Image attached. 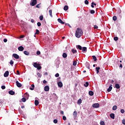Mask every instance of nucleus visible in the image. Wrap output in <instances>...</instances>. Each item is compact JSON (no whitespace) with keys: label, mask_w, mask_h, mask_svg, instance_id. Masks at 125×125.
I'll list each match as a JSON object with an SVG mask.
<instances>
[{"label":"nucleus","mask_w":125,"mask_h":125,"mask_svg":"<svg viewBox=\"0 0 125 125\" xmlns=\"http://www.w3.org/2000/svg\"><path fill=\"white\" fill-rule=\"evenodd\" d=\"M83 30L81 28H78L75 33V36L76 38H81L82 36H83Z\"/></svg>","instance_id":"f257e3e1"},{"label":"nucleus","mask_w":125,"mask_h":125,"mask_svg":"<svg viewBox=\"0 0 125 125\" xmlns=\"http://www.w3.org/2000/svg\"><path fill=\"white\" fill-rule=\"evenodd\" d=\"M34 67L37 68L38 70H41L42 69V66H41V64L38 63L37 62H34L33 64Z\"/></svg>","instance_id":"f03ea898"},{"label":"nucleus","mask_w":125,"mask_h":125,"mask_svg":"<svg viewBox=\"0 0 125 125\" xmlns=\"http://www.w3.org/2000/svg\"><path fill=\"white\" fill-rule=\"evenodd\" d=\"M37 4V0H31V2H30V5L32 6H35Z\"/></svg>","instance_id":"7ed1b4c3"},{"label":"nucleus","mask_w":125,"mask_h":125,"mask_svg":"<svg viewBox=\"0 0 125 125\" xmlns=\"http://www.w3.org/2000/svg\"><path fill=\"white\" fill-rule=\"evenodd\" d=\"M92 107L93 108H99V107H100V105L98 103H95L92 104Z\"/></svg>","instance_id":"20e7f679"},{"label":"nucleus","mask_w":125,"mask_h":125,"mask_svg":"<svg viewBox=\"0 0 125 125\" xmlns=\"http://www.w3.org/2000/svg\"><path fill=\"white\" fill-rule=\"evenodd\" d=\"M16 83L18 87H21V86H22V84H21V83H19L18 81H16Z\"/></svg>","instance_id":"39448f33"},{"label":"nucleus","mask_w":125,"mask_h":125,"mask_svg":"<svg viewBox=\"0 0 125 125\" xmlns=\"http://www.w3.org/2000/svg\"><path fill=\"white\" fill-rule=\"evenodd\" d=\"M12 56L15 58V59H19V55H17V54H13Z\"/></svg>","instance_id":"423d86ee"},{"label":"nucleus","mask_w":125,"mask_h":125,"mask_svg":"<svg viewBox=\"0 0 125 125\" xmlns=\"http://www.w3.org/2000/svg\"><path fill=\"white\" fill-rule=\"evenodd\" d=\"M29 94H28V93H25L24 95H23V97L26 99H29Z\"/></svg>","instance_id":"0eeeda50"},{"label":"nucleus","mask_w":125,"mask_h":125,"mask_svg":"<svg viewBox=\"0 0 125 125\" xmlns=\"http://www.w3.org/2000/svg\"><path fill=\"white\" fill-rule=\"evenodd\" d=\"M18 49L19 51H23V50H24V47L20 46L18 48Z\"/></svg>","instance_id":"6e6552de"},{"label":"nucleus","mask_w":125,"mask_h":125,"mask_svg":"<svg viewBox=\"0 0 125 125\" xmlns=\"http://www.w3.org/2000/svg\"><path fill=\"white\" fill-rule=\"evenodd\" d=\"M73 116H74V118L76 119V118H77V116H78V112H77V111H74L73 112Z\"/></svg>","instance_id":"1a4fd4ad"},{"label":"nucleus","mask_w":125,"mask_h":125,"mask_svg":"<svg viewBox=\"0 0 125 125\" xmlns=\"http://www.w3.org/2000/svg\"><path fill=\"white\" fill-rule=\"evenodd\" d=\"M81 50H82L83 52V53L86 52V51H87V48H86V47H83Z\"/></svg>","instance_id":"9d476101"},{"label":"nucleus","mask_w":125,"mask_h":125,"mask_svg":"<svg viewBox=\"0 0 125 125\" xmlns=\"http://www.w3.org/2000/svg\"><path fill=\"white\" fill-rule=\"evenodd\" d=\"M58 85L59 87H62L63 86V83H62V82H59L58 83Z\"/></svg>","instance_id":"9b49d317"},{"label":"nucleus","mask_w":125,"mask_h":125,"mask_svg":"<svg viewBox=\"0 0 125 125\" xmlns=\"http://www.w3.org/2000/svg\"><path fill=\"white\" fill-rule=\"evenodd\" d=\"M113 85L110 84L109 88L107 89V91L108 92H110V91H111V90H112V88H113Z\"/></svg>","instance_id":"f8f14e48"},{"label":"nucleus","mask_w":125,"mask_h":125,"mask_svg":"<svg viewBox=\"0 0 125 125\" xmlns=\"http://www.w3.org/2000/svg\"><path fill=\"white\" fill-rule=\"evenodd\" d=\"M9 72H8V71H6L4 74V77H5V78H7V77L8 76H9Z\"/></svg>","instance_id":"ddd939ff"},{"label":"nucleus","mask_w":125,"mask_h":125,"mask_svg":"<svg viewBox=\"0 0 125 125\" xmlns=\"http://www.w3.org/2000/svg\"><path fill=\"white\" fill-rule=\"evenodd\" d=\"M45 91H49V86L48 85L45 86L44 87Z\"/></svg>","instance_id":"4468645a"},{"label":"nucleus","mask_w":125,"mask_h":125,"mask_svg":"<svg viewBox=\"0 0 125 125\" xmlns=\"http://www.w3.org/2000/svg\"><path fill=\"white\" fill-rule=\"evenodd\" d=\"M58 21L59 23H61V24H65V22H63V21H62V20H61V19H58Z\"/></svg>","instance_id":"2eb2a0df"},{"label":"nucleus","mask_w":125,"mask_h":125,"mask_svg":"<svg viewBox=\"0 0 125 125\" xmlns=\"http://www.w3.org/2000/svg\"><path fill=\"white\" fill-rule=\"evenodd\" d=\"M76 48L77 49H79V50H82L83 47H82V46L80 45H76Z\"/></svg>","instance_id":"dca6fc26"},{"label":"nucleus","mask_w":125,"mask_h":125,"mask_svg":"<svg viewBox=\"0 0 125 125\" xmlns=\"http://www.w3.org/2000/svg\"><path fill=\"white\" fill-rule=\"evenodd\" d=\"M110 118H111V119H113V120H114L115 119V114L114 113H111L110 115Z\"/></svg>","instance_id":"f3484780"},{"label":"nucleus","mask_w":125,"mask_h":125,"mask_svg":"<svg viewBox=\"0 0 125 125\" xmlns=\"http://www.w3.org/2000/svg\"><path fill=\"white\" fill-rule=\"evenodd\" d=\"M9 94L11 95H14V94H15V92L12 90H11L9 91Z\"/></svg>","instance_id":"a211bd4d"},{"label":"nucleus","mask_w":125,"mask_h":125,"mask_svg":"<svg viewBox=\"0 0 125 125\" xmlns=\"http://www.w3.org/2000/svg\"><path fill=\"white\" fill-rule=\"evenodd\" d=\"M23 53L24 54H25V55H27V56L30 55V53L27 51H24L23 52Z\"/></svg>","instance_id":"6ab92c4d"},{"label":"nucleus","mask_w":125,"mask_h":125,"mask_svg":"<svg viewBox=\"0 0 125 125\" xmlns=\"http://www.w3.org/2000/svg\"><path fill=\"white\" fill-rule=\"evenodd\" d=\"M93 94H94V93H93V91H89V95H90V96H93Z\"/></svg>","instance_id":"aec40b11"},{"label":"nucleus","mask_w":125,"mask_h":125,"mask_svg":"<svg viewBox=\"0 0 125 125\" xmlns=\"http://www.w3.org/2000/svg\"><path fill=\"white\" fill-rule=\"evenodd\" d=\"M100 70V67H96V71L97 72V74H98V73H99V70Z\"/></svg>","instance_id":"412c9836"},{"label":"nucleus","mask_w":125,"mask_h":125,"mask_svg":"<svg viewBox=\"0 0 125 125\" xmlns=\"http://www.w3.org/2000/svg\"><path fill=\"white\" fill-rule=\"evenodd\" d=\"M115 87L117 89H119V88H120V87H121V86H120V84H119L118 83H116V84H115Z\"/></svg>","instance_id":"4be33fe9"},{"label":"nucleus","mask_w":125,"mask_h":125,"mask_svg":"<svg viewBox=\"0 0 125 125\" xmlns=\"http://www.w3.org/2000/svg\"><path fill=\"white\" fill-rule=\"evenodd\" d=\"M88 85H89V83L87 82H86L84 84V86H85V87H87Z\"/></svg>","instance_id":"5701e85b"},{"label":"nucleus","mask_w":125,"mask_h":125,"mask_svg":"<svg viewBox=\"0 0 125 125\" xmlns=\"http://www.w3.org/2000/svg\"><path fill=\"white\" fill-rule=\"evenodd\" d=\"M49 15L51 17H53L52 16V10H49Z\"/></svg>","instance_id":"b1692460"},{"label":"nucleus","mask_w":125,"mask_h":125,"mask_svg":"<svg viewBox=\"0 0 125 125\" xmlns=\"http://www.w3.org/2000/svg\"><path fill=\"white\" fill-rule=\"evenodd\" d=\"M39 103H40L39 102V101H38V100L35 101V104L36 106H38V105H39Z\"/></svg>","instance_id":"393cba45"},{"label":"nucleus","mask_w":125,"mask_h":125,"mask_svg":"<svg viewBox=\"0 0 125 125\" xmlns=\"http://www.w3.org/2000/svg\"><path fill=\"white\" fill-rule=\"evenodd\" d=\"M94 5H96V3H95L93 2H92L91 3V7H92V8H94Z\"/></svg>","instance_id":"a878e982"},{"label":"nucleus","mask_w":125,"mask_h":125,"mask_svg":"<svg viewBox=\"0 0 125 125\" xmlns=\"http://www.w3.org/2000/svg\"><path fill=\"white\" fill-rule=\"evenodd\" d=\"M117 105H114L112 107V110H113V111H116V110H117Z\"/></svg>","instance_id":"bb28decb"},{"label":"nucleus","mask_w":125,"mask_h":125,"mask_svg":"<svg viewBox=\"0 0 125 125\" xmlns=\"http://www.w3.org/2000/svg\"><path fill=\"white\" fill-rule=\"evenodd\" d=\"M62 57L63 58H66L67 57V54H66L65 53H63L62 54Z\"/></svg>","instance_id":"cd10ccee"},{"label":"nucleus","mask_w":125,"mask_h":125,"mask_svg":"<svg viewBox=\"0 0 125 125\" xmlns=\"http://www.w3.org/2000/svg\"><path fill=\"white\" fill-rule=\"evenodd\" d=\"M27 100V99H26V98H22V99H21V101L22 102H26V101Z\"/></svg>","instance_id":"c85d7f7f"},{"label":"nucleus","mask_w":125,"mask_h":125,"mask_svg":"<svg viewBox=\"0 0 125 125\" xmlns=\"http://www.w3.org/2000/svg\"><path fill=\"white\" fill-rule=\"evenodd\" d=\"M78 104H79V105H80V104H82V99H79L78 101V102H77Z\"/></svg>","instance_id":"c756f323"},{"label":"nucleus","mask_w":125,"mask_h":125,"mask_svg":"<svg viewBox=\"0 0 125 125\" xmlns=\"http://www.w3.org/2000/svg\"><path fill=\"white\" fill-rule=\"evenodd\" d=\"M32 87L30 88L31 90H34V88L35 87V85L34 84H32L31 85Z\"/></svg>","instance_id":"7c9ffc66"},{"label":"nucleus","mask_w":125,"mask_h":125,"mask_svg":"<svg viewBox=\"0 0 125 125\" xmlns=\"http://www.w3.org/2000/svg\"><path fill=\"white\" fill-rule=\"evenodd\" d=\"M63 9L65 11L68 10V6L67 5L64 6Z\"/></svg>","instance_id":"2f4dec72"},{"label":"nucleus","mask_w":125,"mask_h":125,"mask_svg":"<svg viewBox=\"0 0 125 125\" xmlns=\"http://www.w3.org/2000/svg\"><path fill=\"white\" fill-rule=\"evenodd\" d=\"M100 125H105V122L104 121H101Z\"/></svg>","instance_id":"473e14b6"},{"label":"nucleus","mask_w":125,"mask_h":125,"mask_svg":"<svg viewBox=\"0 0 125 125\" xmlns=\"http://www.w3.org/2000/svg\"><path fill=\"white\" fill-rule=\"evenodd\" d=\"M93 59L95 62L97 60V59L96 58V57L95 56H93Z\"/></svg>","instance_id":"72a5a7b5"},{"label":"nucleus","mask_w":125,"mask_h":125,"mask_svg":"<svg viewBox=\"0 0 125 125\" xmlns=\"http://www.w3.org/2000/svg\"><path fill=\"white\" fill-rule=\"evenodd\" d=\"M10 64V65H11V66H13V64H14V62H13V61L12 60H11Z\"/></svg>","instance_id":"f704fd0d"},{"label":"nucleus","mask_w":125,"mask_h":125,"mask_svg":"<svg viewBox=\"0 0 125 125\" xmlns=\"http://www.w3.org/2000/svg\"><path fill=\"white\" fill-rule=\"evenodd\" d=\"M72 52L73 53V54L77 53V50L73 49L72 50Z\"/></svg>","instance_id":"c9c22d12"},{"label":"nucleus","mask_w":125,"mask_h":125,"mask_svg":"<svg viewBox=\"0 0 125 125\" xmlns=\"http://www.w3.org/2000/svg\"><path fill=\"white\" fill-rule=\"evenodd\" d=\"M37 76H38V77H39V78H41V77H42V74H41V73L38 72V73H37Z\"/></svg>","instance_id":"e433bc0d"},{"label":"nucleus","mask_w":125,"mask_h":125,"mask_svg":"<svg viewBox=\"0 0 125 125\" xmlns=\"http://www.w3.org/2000/svg\"><path fill=\"white\" fill-rule=\"evenodd\" d=\"M40 34V31L38 29H36V32L35 33V35H39Z\"/></svg>","instance_id":"4c0bfd02"},{"label":"nucleus","mask_w":125,"mask_h":125,"mask_svg":"<svg viewBox=\"0 0 125 125\" xmlns=\"http://www.w3.org/2000/svg\"><path fill=\"white\" fill-rule=\"evenodd\" d=\"M43 20V16H40V20H41V21H42Z\"/></svg>","instance_id":"58836bf2"},{"label":"nucleus","mask_w":125,"mask_h":125,"mask_svg":"<svg viewBox=\"0 0 125 125\" xmlns=\"http://www.w3.org/2000/svg\"><path fill=\"white\" fill-rule=\"evenodd\" d=\"M113 21H117V17L116 16H113Z\"/></svg>","instance_id":"ea45409f"},{"label":"nucleus","mask_w":125,"mask_h":125,"mask_svg":"<svg viewBox=\"0 0 125 125\" xmlns=\"http://www.w3.org/2000/svg\"><path fill=\"white\" fill-rule=\"evenodd\" d=\"M53 123L54 124H57V123H58V121L57 119H54L53 121Z\"/></svg>","instance_id":"a19ab883"},{"label":"nucleus","mask_w":125,"mask_h":125,"mask_svg":"<svg viewBox=\"0 0 125 125\" xmlns=\"http://www.w3.org/2000/svg\"><path fill=\"white\" fill-rule=\"evenodd\" d=\"M37 26H38V27H41V26H42V23L40 22H38L37 23Z\"/></svg>","instance_id":"79ce46f5"},{"label":"nucleus","mask_w":125,"mask_h":125,"mask_svg":"<svg viewBox=\"0 0 125 125\" xmlns=\"http://www.w3.org/2000/svg\"><path fill=\"white\" fill-rule=\"evenodd\" d=\"M90 13H91V14H94V13H95V11L93 10H91L90 11Z\"/></svg>","instance_id":"37998d69"},{"label":"nucleus","mask_w":125,"mask_h":125,"mask_svg":"<svg viewBox=\"0 0 125 125\" xmlns=\"http://www.w3.org/2000/svg\"><path fill=\"white\" fill-rule=\"evenodd\" d=\"M121 113H122V114H124V113H125V110L124 109H121Z\"/></svg>","instance_id":"c03bdc74"},{"label":"nucleus","mask_w":125,"mask_h":125,"mask_svg":"<svg viewBox=\"0 0 125 125\" xmlns=\"http://www.w3.org/2000/svg\"><path fill=\"white\" fill-rule=\"evenodd\" d=\"M114 41H118V40H119V39L117 37H115L114 38Z\"/></svg>","instance_id":"a18cd8bd"},{"label":"nucleus","mask_w":125,"mask_h":125,"mask_svg":"<svg viewBox=\"0 0 125 125\" xmlns=\"http://www.w3.org/2000/svg\"><path fill=\"white\" fill-rule=\"evenodd\" d=\"M73 66H76L77 65V62H73Z\"/></svg>","instance_id":"49530a36"},{"label":"nucleus","mask_w":125,"mask_h":125,"mask_svg":"<svg viewBox=\"0 0 125 125\" xmlns=\"http://www.w3.org/2000/svg\"><path fill=\"white\" fill-rule=\"evenodd\" d=\"M37 55H40V54H41V51H37Z\"/></svg>","instance_id":"de8ad7c7"},{"label":"nucleus","mask_w":125,"mask_h":125,"mask_svg":"<svg viewBox=\"0 0 125 125\" xmlns=\"http://www.w3.org/2000/svg\"><path fill=\"white\" fill-rule=\"evenodd\" d=\"M85 4H88V1L87 0H85L84 1Z\"/></svg>","instance_id":"09e8293b"},{"label":"nucleus","mask_w":125,"mask_h":125,"mask_svg":"<svg viewBox=\"0 0 125 125\" xmlns=\"http://www.w3.org/2000/svg\"><path fill=\"white\" fill-rule=\"evenodd\" d=\"M67 118H66V116H63L62 117V120H63V121H66Z\"/></svg>","instance_id":"8fccbe9b"},{"label":"nucleus","mask_w":125,"mask_h":125,"mask_svg":"<svg viewBox=\"0 0 125 125\" xmlns=\"http://www.w3.org/2000/svg\"><path fill=\"white\" fill-rule=\"evenodd\" d=\"M55 77L56 78H58V77H59V73H57L55 74Z\"/></svg>","instance_id":"3c124183"},{"label":"nucleus","mask_w":125,"mask_h":125,"mask_svg":"<svg viewBox=\"0 0 125 125\" xmlns=\"http://www.w3.org/2000/svg\"><path fill=\"white\" fill-rule=\"evenodd\" d=\"M94 29H98V26L95 25L94 26Z\"/></svg>","instance_id":"603ef678"},{"label":"nucleus","mask_w":125,"mask_h":125,"mask_svg":"<svg viewBox=\"0 0 125 125\" xmlns=\"http://www.w3.org/2000/svg\"><path fill=\"white\" fill-rule=\"evenodd\" d=\"M1 88L2 89H5V86L4 85L1 86Z\"/></svg>","instance_id":"864d4df0"},{"label":"nucleus","mask_w":125,"mask_h":125,"mask_svg":"<svg viewBox=\"0 0 125 125\" xmlns=\"http://www.w3.org/2000/svg\"><path fill=\"white\" fill-rule=\"evenodd\" d=\"M122 124H123V125H125V119H124V120L122 121Z\"/></svg>","instance_id":"5fc2aeb1"},{"label":"nucleus","mask_w":125,"mask_h":125,"mask_svg":"<svg viewBox=\"0 0 125 125\" xmlns=\"http://www.w3.org/2000/svg\"><path fill=\"white\" fill-rule=\"evenodd\" d=\"M47 83V82L46 80H43V83L45 84V83Z\"/></svg>","instance_id":"6e6d98bb"},{"label":"nucleus","mask_w":125,"mask_h":125,"mask_svg":"<svg viewBox=\"0 0 125 125\" xmlns=\"http://www.w3.org/2000/svg\"><path fill=\"white\" fill-rule=\"evenodd\" d=\"M36 7H37V8H40V4H37Z\"/></svg>","instance_id":"4d7b16f0"},{"label":"nucleus","mask_w":125,"mask_h":125,"mask_svg":"<svg viewBox=\"0 0 125 125\" xmlns=\"http://www.w3.org/2000/svg\"><path fill=\"white\" fill-rule=\"evenodd\" d=\"M24 38H25V35H21V39H23Z\"/></svg>","instance_id":"13d9d810"},{"label":"nucleus","mask_w":125,"mask_h":125,"mask_svg":"<svg viewBox=\"0 0 125 125\" xmlns=\"http://www.w3.org/2000/svg\"><path fill=\"white\" fill-rule=\"evenodd\" d=\"M3 42H7V39H4Z\"/></svg>","instance_id":"bf43d9fd"},{"label":"nucleus","mask_w":125,"mask_h":125,"mask_svg":"<svg viewBox=\"0 0 125 125\" xmlns=\"http://www.w3.org/2000/svg\"><path fill=\"white\" fill-rule=\"evenodd\" d=\"M61 114L62 115H64V111H61Z\"/></svg>","instance_id":"052dcab7"},{"label":"nucleus","mask_w":125,"mask_h":125,"mask_svg":"<svg viewBox=\"0 0 125 125\" xmlns=\"http://www.w3.org/2000/svg\"><path fill=\"white\" fill-rule=\"evenodd\" d=\"M17 73L18 75H20V72H19V70H17Z\"/></svg>","instance_id":"680f3d73"},{"label":"nucleus","mask_w":125,"mask_h":125,"mask_svg":"<svg viewBox=\"0 0 125 125\" xmlns=\"http://www.w3.org/2000/svg\"><path fill=\"white\" fill-rule=\"evenodd\" d=\"M31 22L32 23H34L35 22V21L33 19H32V20H31Z\"/></svg>","instance_id":"e2e57ef3"},{"label":"nucleus","mask_w":125,"mask_h":125,"mask_svg":"<svg viewBox=\"0 0 125 125\" xmlns=\"http://www.w3.org/2000/svg\"><path fill=\"white\" fill-rule=\"evenodd\" d=\"M111 83H114V80L111 81Z\"/></svg>","instance_id":"0e129e2a"},{"label":"nucleus","mask_w":125,"mask_h":125,"mask_svg":"<svg viewBox=\"0 0 125 125\" xmlns=\"http://www.w3.org/2000/svg\"><path fill=\"white\" fill-rule=\"evenodd\" d=\"M120 68H123V65H122V64H120Z\"/></svg>","instance_id":"69168bd1"},{"label":"nucleus","mask_w":125,"mask_h":125,"mask_svg":"<svg viewBox=\"0 0 125 125\" xmlns=\"http://www.w3.org/2000/svg\"><path fill=\"white\" fill-rule=\"evenodd\" d=\"M83 73H86V71L85 70L83 71Z\"/></svg>","instance_id":"338daca9"},{"label":"nucleus","mask_w":125,"mask_h":125,"mask_svg":"<svg viewBox=\"0 0 125 125\" xmlns=\"http://www.w3.org/2000/svg\"><path fill=\"white\" fill-rule=\"evenodd\" d=\"M62 40H64V39H65V37H63L62 38Z\"/></svg>","instance_id":"774afa93"}]
</instances>
